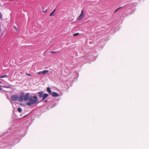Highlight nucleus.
Here are the masks:
<instances>
[{
    "label": "nucleus",
    "instance_id": "1",
    "mask_svg": "<svg viewBox=\"0 0 149 149\" xmlns=\"http://www.w3.org/2000/svg\"><path fill=\"white\" fill-rule=\"evenodd\" d=\"M38 97L36 95L32 97L31 96L29 98V102L27 103V104L29 106H30L33 104H35L38 102Z\"/></svg>",
    "mask_w": 149,
    "mask_h": 149
},
{
    "label": "nucleus",
    "instance_id": "2",
    "mask_svg": "<svg viewBox=\"0 0 149 149\" xmlns=\"http://www.w3.org/2000/svg\"><path fill=\"white\" fill-rule=\"evenodd\" d=\"M84 17V13L83 10L81 11L80 14L79 15L78 17L77 18L78 20H81Z\"/></svg>",
    "mask_w": 149,
    "mask_h": 149
},
{
    "label": "nucleus",
    "instance_id": "3",
    "mask_svg": "<svg viewBox=\"0 0 149 149\" xmlns=\"http://www.w3.org/2000/svg\"><path fill=\"white\" fill-rule=\"evenodd\" d=\"M30 97V95L29 93H26V95H24V97H23L24 100L25 101H26L29 99V100Z\"/></svg>",
    "mask_w": 149,
    "mask_h": 149
},
{
    "label": "nucleus",
    "instance_id": "4",
    "mask_svg": "<svg viewBox=\"0 0 149 149\" xmlns=\"http://www.w3.org/2000/svg\"><path fill=\"white\" fill-rule=\"evenodd\" d=\"M11 98L13 101H15L18 100V97L17 95H13L11 96Z\"/></svg>",
    "mask_w": 149,
    "mask_h": 149
},
{
    "label": "nucleus",
    "instance_id": "5",
    "mask_svg": "<svg viewBox=\"0 0 149 149\" xmlns=\"http://www.w3.org/2000/svg\"><path fill=\"white\" fill-rule=\"evenodd\" d=\"M51 94L53 97H57L59 96L58 94L55 92H53L52 93H51Z\"/></svg>",
    "mask_w": 149,
    "mask_h": 149
},
{
    "label": "nucleus",
    "instance_id": "6",
    "mask_svg": "<svg viewBox=\"0 0 149 149\" xmlns=\"http://www.w3.org/2000/svg\"><path fill=\"white\" fill-rule=\"evenodd\" d=\"M18 99L19 102H22L23 101V100H24L23 96L22 95H21L18 98Z\"/></svg>",
    "mask_w": 149,
    "mask_h": 149
},
{
    "label": "nucleus",
    "instance_id": "7",
    "mask_svg": "<svg viewBox=\"0 0 149 149\" xmlns=\"http://www.w3.org/2000/svg\"><path fill=\"white\" fill-rule=\"evenodd\" d=\"M49 95L48 94L46 93L44 95L42 96V100H44Z\"/></svg>",
    "mask_w": 149,
    "mask_h": 149
},
{
    "label": "nucleus",
    "instance_id": "8",
    "mask_svg": "<svg viewBox=\"0 0 149 149\" xmlns=\"http://www.w3.org/2000/svg\"><path fill=\"white\" fill-rule=\"evenodd\" d=\"M38 93L39 94V97H41L43 96L44 92H43L42 91H41L38 92Z\"/></svg>",
    "mask_w": 149,
    "mask_h": 149
},
{
    "label": "nucleus",
    "instance_id": "9",
    "mask_svg": "<svg viewBox=\"0 0 149 149\" xmlns=\"http://www.w3.org/2000/svg\"><path fill=\"white\" fill-rule=\"evenodd\" d=\"M47 91L50 94H51V92H52V91H51V89L49 87H48L47 88Z\"/></svg>",
    "mask_w": 149,
    "mask_h": 149
},
{
    "label": "nucleus",
    "instance_id": "10",
    "mask_svg": "<svg viewBox=\"0 0 149 149\" xmlns=\"http://www.w3.org/2000/svg\"><path fill=\"white\" fill-rule=\"evenodd\" d=\"M49 72V71L48 70H44L43 71H42V74L45 75L46 74L48 73Z\"/></svg>",
    "mask_w": 149,
    "mask_h": 149
},
{
    "label": "nucleus",
    "instance_id": "11",
    "mask_svg": "<svg viewBox=\"0 0 149 149\" xmlns=\"http://www.w3.org/2000/svg\"><path fill=\"white\" fill-rule=\"evenodd\" d=\"M8 76L7 75H5L3 76H1V77H0V78H7L8 77Z\"/></svg>",
    "mask_w": 149,
    "mask_h": 149
},
{
    "label": "nucleus",
    "instance_id": "12",
    "mask_svg": "<svg viewBox=\"0 0 149 149\" xmlns=\"http://www.w3.org/2000/svg\"><path fill=\"white\" fill-rule=\"evenodd\" d=\"M56 10L55 9H54L53 11L50 14V16H52L53 15V14L55 12V11Z\"/></svg>",
    "mask_w": 149,
    "mask_h": 149
},
{
    "label": "nucleus",
    "instance_id": "13",
    "mask_svg": "<svg viewBox=\"0 0 149 149\" xmlns=\"http://www.w3.org/2000/svg\"><path fill=\"white\" fill-rule=\"evenodd\" d=\"M17 111L19 113L22 112V110L21 108H18L17 109Z\"/></svg>",
    "mask_w": 149,
    "mask_h": 149
},
{
    "label": "nucleus",
    "instance_id": "14",
    "mask_svg": "<svg viewBox=\"0 0 149 149\" xmlns=\"http://www.w3.org/2000/svg\"><path fill=\"white\" fill-rule=\"evenodd\" d=\"M122 8V7H120L119 8H118L117 9H116L114 11V13H116V12H117L119 10V9H121V8Z\"/></svg>",
    "mask_w": 149,
    "mask_h": 149
},
{
    "label": "nucleus",
    "instance_id": "15",
    "mask_svg": "<svg viewBox=\"0 0 149 149\" xmlns=\"http://www.w3.org/2000/svg\"><path fill=\"white\" fill-rule=\"evenodd\" d=\"M3 87L6 88H10V86L9 85L7 86H3Z\"/></svg>",
    "mask_w": 149,
    "mask_h": 149
},
{
    "label": "nucleus",
    "instance_id": "16",
    "mask_svg": "<svg viewBox=\"0 0 149 149\" xmlns=\"http://www.w3.org/2000/svg\"><path fill=\"white\" fill-rule=\"evenodd\" d=\"M79 35V33H75L73 35V36H77Z\"/></svg>",
    "mask_w": 149,
    "mask_h": 149
},
{
    "label": "nucleus",
    "instance_id": "17",
    "mask_svg": "<svg viewBox=\"0 0 149 149\" xmlns=\"http://www.w3.org/2000/svg\"><path fill=\"white\" fill-rule=\"evenodd\" d=\"M42 11L44 13H45L47 11V9L45 10L43 8V7H42Z\"/></svg>",
    "mask_w": 149,
    "mask_h": 149
},
{
    "label": "nucleus",
    "instance_id": "18",
    "mask_svg": "<svg viewBox=\"0 0 149 149\" xmlns=\"http://www.w3.org/2000/svg\"><path fill=\"white\" fill-rule=\"evenodd\" d=\"M37 74H42V71H40L37 73Z\"/></svg>",
    "mask_w": 149,
    "mask_h": 149
},
{
    "label": "nucleus",
    "instance_id": "19",
    "mask_svg": "<svg viewBox=\"0 0 149 149\" xmlns=\"http://www.w3.org/2000/svg\"><path fill=\"white\" fill-rule=\"evenodd\" d=\"M2 15L1 13L0 12V19L2 18Z\"/></svg>",
    "mask_w": 149,
    "mask_h": 149
},
{
    "label": "nucleus",
    "instance_id": "20",
    "mask_svg": "<svg viewBox=\"0 0 149 149\" xmlns=\"http://www.w3.org/2000/svg\"><path fill=\"white\" fill-rule=\"evenodd\" d=\"M56 51H52V52H51V53H53V54H54V53H55L56 52Z\"/></svg>",
    "mask_w": 149,
    "mask_h": 149
},
{
    "label": "nucleus",
    "instance_id": "21",
    "mask_svg": "<svg viewBox=\"0 0 149 149\" xmlns=\"http://www.w3.org/2000/svg\"><path fill=\"white\" fill-rule=\"evenodd\" d=\"M26 75H27V76H31V74H27V73H26Z\"/></svg>",
    "mask_w": 149,
    "mask_h": 149
},
{
    "label": "nucleus",
    "instance_id": "22",
    "mask_svg": "<svg viewBox=\"0 0 149 149\" xmlns=\"http://www.w3.org/2000/svg\"><path fill=\"white\" fill-rule=\"evenodd\" d=\"M14 28H15V30H16V31H17V28H16V27H14Z\"/></svg>",
    "mask_w": 149,
    "mask_h": 149
},
{
    "label": "nucleus",
    "instance_id": "23",
    "mask_svg": "<svg viewBox=\"0 0 149 149\" xmlns=\"http://www.w3.org/2000/svg\"><path fill=\"white\" fill-rule=\"evenodd\" d=\"M2 88H1V86H0V90H2Z\"/></svg>",
    "mask_w": 149,
    "mask_h": 149
},
{
    "label": "nucleus",
    "instance_id": "24",
    "mask_svg": "<svg viewBox=\"0 0 149 149\" xmlns=\"http://www.w3.org/2000/svg\"><path fill=\"white\" fill-rule=\"evenodd\" d=\"M47 100H46V101H45V102H47Z\"/></svg>",
    "mask_w": 149,
    "mask_h": 149
},
{
    "label": "nucleus",
    "instance_id": "25",
    "mask_svg": "<svg viewBox=\"0 0 149 149\" xmlns=\"http://www.w3.org/2000/svg\"><path fill=\"white\" fill-rule=\"evenodd\" d=\"M1 31V28L0 27V32Z\"/></svg>",
    "mask_w": 149,
    "mask_h": 149
},
{
    "label": "nucleus",
    "instance_id": "26",
    "mask_svg": "<svg viewBox=\"0 0 149 149\" xmlns=\"http://www.w3.org/2000/svg\"><path fill=\"white\" fill-rule=\"evenodd\" d=\"M1 82L0 81V84H1Z\"/></svg>",
    "mask_w": 149,
    "mask_h": 149
}]
</instances>
